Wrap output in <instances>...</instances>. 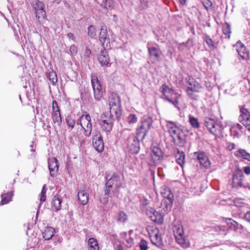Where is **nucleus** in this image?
Instances as JSON below:
<instances>
[{"label": "nucleus", "mask_w": 250, "mask_h": 250, "mask_svg": "<svg viewBox=\"0 0 250 250\" xmlns=\"http://www.w3.org/2000/svg\"><path fill=\"white\" fill-rule=\"evenodd\" d=\"M234 155L238 158H242L250 162V153H248L245 149L240 148L235 152Z\"/></svg>", "instance_id": "29"}, {"label": "nucleus", "mask_w": 250, "mask_h": 250, "mask_svg": "<svg viewBox=\"0 0 250 250\" xmlns=\"http://www.w3.org/2000/svg\"><path fill=\"white\" fill-rule=\"evenodd\" d=\"M48 168L49 169L50 175L52 177L56 176L59 170V162L55 158H52L48 160Z\"/></svg>", "instance_id": "20"}, {"label": "nucleus", "mask_w": 250, "mask_h": 250, "mask_svg": "<svg viewBox=\"0 0 250 250\" xmlns=\"http://www.w3.org/2000/svg\"><path fill=\"white\" fill-rule=\"evenodd\" d=\"M62 200L56 195L54 197L51 202V209L54 211H59L61 208Z\"/></svg>", "instance_id": "30"}, {"label": "nucleus", "mask_w": 250, "mask_h": 250, "mask_svg": "<svg viewBox=\"0 0 250 250\" xmlns=\"http://www.w3.org/2000/svg\"><path fill=\"white\" fill-rule=\"evenodd\" d=\"M126 148L131 153H137L140 149L139 142L133 136H129L126 141Z\"/></svg>", "instance_id": "13"}, {"label": "nucleus", "mask_w": 250, "mask_h": 250, "mask_svg": "<svg viewBox=\"0 0 250 250\" xmlns=\"http://www.w3.org/2000/svg\"><path fill=\"white\" fill-rule=\"evenodd\" d=\"M148 51L150 57L158 60L162 55L161 51L158 48L154 46L148 47Z\"/></svg>", "instance_id": "28"}, {"label": "nucleus", "mask_w": 250, "mask_h": 250, "mask_svg": "<svg viewBox=\"0 0 250 250\" xmlns=\"http://www.w3.org/2000/svg\"><path fill=\"white\" fill-rule=\"evenodd\" d=\"M67 36L69 39H72V40H74L75 39L73 34H72L71 33H69L67 34Z\"/></svg>", "instance_id": "59"}, {"label": "nucleus", "mask_w": 250, "mask_h": 250, "mask_svg": "<svg viewBox=\"0 0 250 250\" xmlns=\"http://www.w3.org/2000/svg\"><path fill=\"white\" fill-rule=\"evenodd\" d=\"M222 30H223V33L228 38H229L230 37V34L231 33L230 25L228 23H225L223 26Z\"/></svg>", "instance_id": "41"}, {"label": "nucleus", "mask_w": 250, "mask_h": 250, "mask_svg": "<svg viewBox=\"0 0 250 250\" xmlns=\"http://www.w3.org/2000/svg\"><path fill=\"white\" fill-rule=\"evenodd\" d=\"M61 0H54V1L57 2V3H59L61 2Z\"/></svg>", "instance_id": "64"}, {"label": "nucleus", "mask_w": 250, "mask_h": 250, "mask_svg": "<svg viewBox=\"0 0 250 250\" xmlns=\"http://www.w3.org/2000/svg\"><path fill=\"white\" fill-rule=\"evenodd\" d=\"M175 157L176 163L183 168L185 163V155L184 152L177 149Z\"/></svg>", "instance_id": "27"}, {"label": "nucleus", "mask_w": 250, "mask_h": 250, "mask_svg": "<svg viewBox=\"0 0 250 250\" xmlns=\"http://www.w3.org/2000/svg\"><path fill=\"white\" fill-rule=\"evenodd\" d=\"M203 2L206 9L208 10L212 8V3L210 0H203Z\"/></svg>", "instance_id": "49"}, {"label": "nucleus", "mask_w": 250, "mask_h": 250, "mask_svg": "<svg viewBox=\"0 0 250 250\" xmlns=\"http://www.w3.org/2000/svg\"><path fill=\"white\" fill-rule=\"evenodd\" d=\"M205 40L209 48L212 49L216 48L214 42L209 36H206Z\"/></svg>", "instance_id": "44"}, {"label": "nucleus", "mask_w": 250, "mask_h": 250, "mask_svg": "<svg viewBox=\"0 0 250 250\" xmlns=\"http://www.w3.org/2000/svg\"><path fill=\"white\" fill-rule=\"evenodd\" d=\"M140 250H147V242L144 239H142L139 243Z\"/></svg>", "instance_id": "45"}, {"label": "nucleus", "mask_w": 250, "mask_h": 250, "mask_svg": "<svg viewBox=\"0 0 250 250\" xmlns=\"http://www.w3.org/2000/svg\"><path fill=\"white\" fill-rule=\"evenodd\" d=\"M99 39L104 48L106 49L110 47V39L107 34V28L105 26H102L101 27Z\"/></svg>", "instance_id": "16"}, {"label": "nucleus", "mask_w": 250, "mask_h": 250, "mask_svg": "<svg viewBox=\"0 0 250 250\" xmlns=\"http://www.w3.org/2000/svg\"><path fill=\"white\" fill-rule=\"evenodd\" d=\"M173 141L180 146H184L186 143L183 132L176 127H173Z\"/></svg>", "instance_id": "14"}, {"label": "nucleus", "mask_w": 250, "mask_h": 250, "mask_svg": "<svg viewBox=\"0 0 250 250\" xmlns=\"http://www.w3.org/2000/svg\"><path fill=\"white\" fill-rule=\"evenodd\" d=\"M189 122L191 125L195 128H198L200 127V124L197 118L189 115Z\"/></svg>", "instance_id": "36"}, {"label": "nucleus", "mask_w": 250, "mask_h": 250, "mask_svg": "<svg viewBox=\"0 0 250 250\" xmlns=\"http://www.w3.org/2000/svg\"><path fill=\"white\" fill-rule=\"evenodd\" d=\"M127 215L125 212L120 211L117 216V221L118 222L124 223L127 220Z\"/></svg>", "instance_id": "37"}, {"label": "nucleus", "mask_w": 250, "mask_h": 250, "mask_svg": "<svg viewBox=\"0 0 250 250\" xmlns=\"http://www.w3.org/2000/svg\"><path fill=\"white\" fill-rule=\"evenodd\" d=\"M204 88L194 79H189L186 92L188 97L193 100H196L198 97V93L201 92Z\"/></svg>", "instance_id": "4"}, {"label": "nucleus", "mask_w": 250, "mask_h": 250, "mask_svg": "<svg viewBox=\"0 0 250 250\" xmlns=\"http://www.w3.org/2000/svg\"><path fill=\"white\" fill-rule=\"evenodd\" d=\"M114 6L115 1L113 0H106L104 2V8L107 11L113 9Z\"/></svg>", "instance_id": "38"}, {"label": "nucleus", "mask_w": 250, "mask_h": 250, "mask_svg": "<svg viewBox=\"0 0 250 250\" xmlns=\"http://www.w3.org/2000/svg\"><path fill=\"white\" fill-rule=\"evenodd\" d=\"M161 193L164 199L162 201V205L164 210L166 212L170 211L172 208V198L171 197V191L169 188L163 187Z\"/></svg>", "instance_id": "5"}, {"label": "nucleus", "mask_w": 250, "mask_h": 250, "mask_svg": "<svg viewBox=\"0 0 250 250\" xmlns=\"http://www.w3.org/2000/svg\"><path fill=\"white\" fill-rule=\"evenodd\" d=\"M110 116L119 120L122 115L121 100L116 94H112L109 99Z\"/></svg>", "instance_id": "2"}, {"label": "nucleus", "mask_w": 250, "mask_h": 250, "mask_svg": "<svg viewBox=\"0 0 250 250\" xmlns=\"http://www.w3.org/2000/svg\"><path fill=\"white\" fill-rule=\"evenodd\" d=\"M244 172L246 174H247V175L250 174V167H244Z\"/></svg>", "instance_id": "57"}, {"label": "nucleus", "mask_w": 250, "mask_h": 250, "mask_svg": "<svg viewBox=\"0 0 250 250\" xmlns=\"http://www.w3.org/2000/svg\"><path fill=\"white\" fill-rule=\"evenodd\" d=\"M48 78L52 85H55L58 82L57 73L53 70L49 72Z\"/></svg>", "instance_id": "35"}, {"label": "nucleus", "mask_w": 250, "mask_h": 250, "mask_svg": "<svg viewBox=\"0 0 250 250\" xmlns=\"http://www.w3.org/2000/svg\"><path fill=\"white\" fill-rule=\"evenodd\" d=\"M115 117L110 116L106 119H103L102 121L101 127L104 131L110 132L112 129Z\"/></svg>", "instance_id": "21"}, {"label": "nucleus", "mask_w": 250, "mask_h": 250, "mask_svg": "<svg viewBox=\"0 0 250 250\" xmlns=\"http://www.w3.org/2000/svg\"><path fill=\"white\" fill-rule=\"evenodd\" d=\"M77 195L78 200L82 205H85L88 203L89 193L87 191L84 190H80Z\"/></svg>", "instance_id": "25"}, {"label": "nucleus", "mask_w": 250, "mask_h": 250, "mask_svg": "<svg viewBox=\"0 0 250 250\" xmlns=\"http://www.w3.org/2000/svg\"><path fill=\"white\" fill-rule=\"evenodd\" d=\"M226 147L228 150L231 151L235 148V145L234 144L232 143H228L227 144Z\"/></svg>", "instance_id": "54"}, {"label": "nucleus", "mask_w": 250, "mask_h": 250, "mask_svg": "<svg viewBox=\"0 0 250 250\" xmlns=\"http://www.w3.org/2000/svg\"><path fill=\"white\" fill-rule=\"evenodd\" d=\"M102 202H103L104 204H106V203H107V199H105H105H103V201H102Z\"/></svg>", "instance_id": "62"}, {"label": "nucleus", "mask_w": 250, "mask_h": 250, "mask_svg": "<svg viewBox=\"0 0 250 250\" xmlns=\"http://www.w3.org/2000/svg\"><path fill=\"white\" fill-rule=\"evenodd\" d=\"M234 47L239 56L243 59H246L248 57L249 52L244 45L240 41L237 42Z\"/></svg>", "instance_id": "22"}, {"label": "nucleus", "mask_w": 250, "mask_h": 250, "mask_svg": "<svg viewBox=\"0 0 250 250\" xmlns=\"http://www.w3.org/2000/svg\"><path fill=\"white\" fill-rule=\"evenodd\" d=\"M240 115L239 117V121L241 122L242 120H245L250 117V113L248 110L245 108L241 107L240 109Z\"/></svg>", "instance_id": "33"}, {"label": "nucleus", "mask_w": 250, "mask_h": 250, "mask_svg": "<svg viewBox=\"0 0 250 250\" xmlns=\"http://www.w3.org/2000/svg\"><path fill=\"white\" fill-rule=\"evenodd\" d=\"M47 189L46 185H44L42 188V189L40 194V201L41 202H44L46 200V193Z\"/></svg>", "instance_id": "42"}, {"label": "nucleus", "mask_w": 250, "mask_h": 250, "mask_svg": "<svg viewBox=\"0 0 250 250\" xmlns=\"http://www.w3.org/2000/svg\"><path fill=\"white\" fill-rule=\"evenodd\" d=\"M13 195L14 191H11L6 193L1 194V200L0 204L1 205H3L8 203L10 201H11Z\"/></svg>", "instance_id": "31"}, {"label": "nucleus", "mask_w": 250, "mask_h": 250, "mask_svg": "<svg viewBox=\"0 0 250 250\" xmlns=\"http://www.w3.org/2000/svg\"><path fill=\"white\" fill-rule=\"evenodd\" d=\"M243 188H248L250 190V185H247V186H243Z\"/></svg>", "instance_id": "61"}, {"label": "nucleus", "mask_w": 250, "mask_h": 250, "mask_svg": "<svg viewBox=\"0 0 250 250\" xmlns=\"http://www.w3.org/2000/svg\"><path fill=\"white\" fill-rule=\"evenodd\" d=\"M126 246L128 248H131L132 245H133V239L131 238H129V239H127L126 241Z\"/></svg>", "instance_id": "55"}, {"label": "nucleus", "mask_w": 250, "mask_h": 250, "mask_svg": "<svg viewBox=\"0 0 250 250\" xmlns=\"http://www.w3.org/2000/svg\"><path fill=\"white\" fill-rule=\"evenodd\" d=\"M173 104L177 108L178 110H180L182 108H184V105L183 103V99L180 94L178 93H174L173 92Z\"/></svg>", "instance_id": "24"}, {"label": "nucleus", "mask_w": 250, "mask_h": 250, "mask_svg": "<svg viewBox=\"0 0 250 250\" xmlns=\"http://www.w3.org/2000/svg\"><path fill=\"white\" fill-rule=\"evenodd\" d=\"M83 56L84 58L87 59H89L90 58L91 56V51L88 47H86L84 52Z\"/></svg>", "instance_id": "51"}, {"label": "nucleus", "mask_w": 250, "mask_h": 250, "mask_svg": "<svg viewBox=\"0 0 250 250\" xmlns=\"http://www.w3.org/2000/svg\"><path fill=\"white\" fill-rule=\"evenodd\" d=\"M161 88L165 99L169 102L172 103V90L166 84H163Z\"/></svg>", "instance_id": "26"}, {"label": "nucleus", "mask_w": 250, "mask_h": 250, "mask_svg": "<svg viewBox=\"0 0 250 250\" xmlns=\"http://www.w3.org/2000/svg\"><path fill=\"white\" fill-rule=\"evenodd\" d=\"M91 82L93 90L94 99L97 101L101 100L103 96L101 83L96 75L92 74L91 75Z\"/></svg>", "instance_id": "6"}, {"label": "nucleus", "mask_w": 250, "mask_h": 250, "mask_svg": "<svg viewBox=\"0 0 250 250\" xmlns=\"http://www.w3.org/2000/svg\"><path fill=\"white\" fill-rule=\"evenodd\" d=\"M227 221H229V222H227L228 224H230L231 225H232L234 228L237 229L238 228V223L234 220H232L230 218H228L226 219Z\"/></svg>", "instance_id": "53"}, {"label": "nucleus", "mask_w": 250, "mask_h": 250, "mask_svg": "<svg viewBox=\"0 0 250 250\" xmlns=\"http://www.w3.org/2000/svg\"><path fill=\"white\" fill-rule=\"evenodd\" d=\"M41 9H44V4L42 1L38 0L35 4V9L36 10Z\"/></svg>", "instance_id": "52"}, {"label": "nucleus", "mask_w": 250, "mask_h": 250, "mask_svg": "<svg viewBox=\"0 0 250 250\" xmlns=\"http://www.w3.org/2000/svg\"><path fill=\"white\" fill-rule=\"evenodd\" d=\"M194 156L198 160L200 165L203 166L205 168H208L210 167V161L208 156L204 152H194Z\"/></svg>", "instance_id": "19"}, {"label": "nucleus", "mask_w": 250, "mask_h": 250, "mask_svg": "<svg viewBox=\"0 0 250 250\" xmlns=\"http://www.w3.org/2000/svg\"><path fill=\"white\" fill-rule=\"evenodd\" d=\"M173 232L176 242L183 248L188 246V243L185 240L183 227L180 220H175L174 225L173 226Z\"/></svg>", "instance_id": "3"}, {"label": "nucleus", "mask_w": 250, "mask_h": 250, "mask_svg": "<svg viewBox=\"0 0 250 250\" xmlns=\"http://www.w3.org/2000/svg\"><path fill=\"white\" fill-rule=\"evenodd\" d=\"M204 125L208 130L214 135H218L221 132V127L219 124L216 123L214 120L209 118L204 119Z\"/></svg>", "instance_id": "9"}, {"label": "nucleus", "mask_w": 250, "mask_h": 250, "mask_svg": "<svg viewBox=\"0 0 250 250\" xmlns=\"http://www.w3.org/2000/svg\"><path fill=\"white\" fill-rule=\"evenodd\" d=\"M152 125L151 119L147 118L142 121L137 128L136 135L143 140L148 132Z\"/></svg>", "instance_id": "7"}, {"label": "nucleus", "mask_w": 250, "mask_h": 250, "mask_svg": "<svg viewBox=\"0 0 250 250\" xmlns=\"http://www.w3.org/2000/svg\"><path fill=\"white\" fill-rule=\"evenodd\" d=\"M138 118L134 114H130L127 117V122L129 124H133L137 122Z\"/></svg>", "instance_id": "43"}, {"label": "nucleus", "mask_w": 250, "mask_h": 250, "mask_svg": "<svg viewBox=\"0 0 250 250\" xmlns=\"http://www.w3.org/2000/svg\"><path fill=\"white\" fill-rule=\"evenodd\" d=\"M117 250H124L123 247L119 245L117 246Z\"/></svg>", "instance_id": "60"}, {"label": "nucleus", "mask_w": 250, "mask_h": 250, "mask_svg": "<svg viewBox=\"0 0 250 250\" xmlns=\"http://www.w3.org/2000/svg\"><path fill=\"white\" fill-rule=\"evenodd\" d=\"M88 250H99V245L97 241L94 238H90L88 240Z\"/></svg>", "instance_id": "34"}, {"label": "nucleus", "mask_w": 250, "mask_h": 250, "mask_svg": "<svg viewBox=\"0 0 250 250\" xmlns=\"http://www.w3.org/2000/svg\"><path fill=\"white\" fill-rule=\"evenodd\" d=\"M80 121L84 135L86 137H89L91 134L92 127L90 116L89 114L83 115L81 116Z\"/></svg>", "instance_id": "8"}, {"label": "nucleus", "mask_w": 250, "mask_h": 250, "mask_svg": "<svg viewBox=\"0 0 250 250\" xmlns=\"http://www.w3.org/2000/svg\"><path fill=\"white\" fill-rule=\"evenodd\" d=\"M167 128L168 129L167 132H166V134L168 135L170 137H172V133L171 132V127L170 126H169L168 125H167Z\"/></svg>", "instance_id": "58"}, {"label": "nucleus", "mask_w": 250, "mask_h": 250, "mask_svg": "<svg viewBox=\"0 0 250 250\" xmlns=\"http://www.w3.org/2000/svg\"><path fill=\"white\" fill-rule=\"evenodd\" d=\"M182 4H185L187 0H180Z\"/></svg>", "instance_id": "63"}, {"label": "nucleus", "mask_w": 250, "mask_h": 250, "mask_svg": "<svg viewBox=\"0 0 250 250\" xmlns=\"http://www.w3.org/2000/svg\"><path fill=\"white\" fill-rule=\"evenodd\" d=\"M242 126L240 125L239 124H236V125H234L231 128L230 131L231 132V133L233 134V135H237L238 133L235 132V129H238L239 130H241Z\"/></svg>", "instance_id": "47"}, {"label": "nucleus", "mask_w": 250, "mask_h": 250, "mask_svg": "<svg viewBox=\"0 0 250 250\" xmlns=\"http://www.w3.org/2000/svg\"><path fill=\"white\" fill-rule=\"evenodd\" d=\"M98 61L102 66H107L110 62V58L106 49L101 50L98 57Z\"/></svg>", "instance_id": "23"}, {"label": "nucleus", "mask_w": 250, "mask_h": 250, "mask_svg": "<svg viewBox=\"0 0 250 250\" xmlns=\"http://www.w3.org/2000/svg\"><path fill=\"white\" fill-rule=\"evenodd\" d=\"M66 122L67 125L71 127V128H73L75 125V122L74 119H72L70 117H67L66 119Z\"/></svg>", "instance_id": "46"}, {"label": "nucleus", "mask_w": 250, "mask_h": 250, "mask_svg": "<svg viewBox=\"0 0 250 250\" xmlns=\"http://www.w3.org/2000/svg\"><path fill=\"white\" fill-rule=\"evenodd\" d=\"M122 187L123 179L119 175L114 173L106 183L104 193L108 197H118L120 192L119 189Z\"/></svg>", "instance_id": "1"}, {"label": "nucleus", "mask_w": 250, "mask_h": 250, "mask_svg": "<svg viewBox=\"0 0 250 250\" xmlns=\"http://www.w3.org/2000/svg\"><path fill=\"white\" fill-rule=\"evenodd\" d=\"M55 229L52 227H47L42 232V236L46 240L51 239L55 234Z\"/></svg>", "instance_id": "32"}, {"label": "nucleus", "mask_w": 250, "mask_h": 250, "mask_svg": "<svg viewBox=\"0 0 250 250\" xmlns=\"http://www.w3.org/2000/svg\"><path fill=\"white\" fill-rule=\"evenodd\" d=\"M146 215L150 220L158 225H162L164 223V216L158 211H156L151 208H147L146 210Z\"/></svg>", "instance_id": "10"}, {"label": "nucleus", "mask_w": 250, "mask_h": 250, "mask_svg": "<svg viewBox=\"0 0 250 250\" xmlns=\"http://www.w3.org/2000/svg\"><path fill=\"white\" fill-rule=\"evenodd\" d=\"M245 218L248 222H250V210L245 213Z\"/></svg>", "instance_id": "56"}, {"label": "nucleus", "mask_w": 250, "mask_h": 250, "mask_svg": "<svg viewBox=\"0 0 250 250\" xmlns=\"http://www.w3.org/2000/svg\"><path fill=\"white\" fill-rule=\"evenodd\" d=\"M93 146L98 152H102L104 150V144L101 133L98 131L92 137Z\"/></svg>", "instance_id": "15"}, {"label": "nucleus", "mask_w": 250, "mask_h": 250, "mask_svg": "<svg viewBox=\"0 0 250 250\" xmlns=\"http://www.w3.org/2000/svg\"><path fill=\"white\" fill-rule=\"evenodd\" d=\"M244 174L242 170L237 168L235 170L232 177V187L239 189L244 186Z\"/></svg>", "instance_id": "11"}, {"label": "nucleus", "mask_w": 250, "mask_h": 250, "mask_svg": "<svg viewBox=\"0 0 250 250\" xmlns=\"http://www.w3.org/2000/svg\"><path fill=\"white\" fill-rule=\"evenodd\" d=\"M69 52L71 55H76L78 52L77 47L74 44L71 45L69 48Z\"/></svg>", "instance_id": "48"}, {"label": "nucleus", "mask_w": 250, "mask_h": 250, "mask_svg": "<svg viewBox=\"0 0 250 250\" xmlns=\"http://www.w3.org/2000/svg\"><path fill=\"white\" fill-rule=\"evenodd\" d=\"M87 34L90 38H94L96 36L97 30L93 25H90L87 29Z\"/></svg>", "instance_id": "39"}, {"label": "nucleus", "mask_w": 250, "mask_h": 250, "mask_svg": "<svg viewBox=\"0 0 250 250\" xmlns=\"http://www.w3.org/2000/svg\"><path fill=\"white\" fill-rule=\"evenodd\" d=\"M163 154L162 151L158 147H152L151 159L154 164H158L161 162L163 157Z\"/></svg>", "instance_id": "18"}, {"label": "nucleus", "mask_w": 250, "mask_h": 250, "mask_svg": "<svg viewBox=\"0 0 250 250\" xmlns=\"http://www.w3.org/2000/svg\"><path fill=\"white\" fill-rule=\"evenodd\" d=\"M52 119L53 121V126L54 127L61 126L62 125V120L60 113V108L58 104L56 101L52 102Z\"/></svg>", "instance_id": "12"}, {"label": "nucleus", "mask_w": 250, "mask_h": 250, "mask_svg": "<svg viewBox=\"0 0 250 250\" xmlns=\"http://www.w3.org/2000/svg\"><path fill=\"white\" fill-rule=\"evenodd\" d=\"M241 122L247 129L250 130V117L245 120H242Z\"/></svg>", "instance_id": "50"}, {"label": "nucleus", "mask_w": 250, "mask_h": 250, "mask_svg": "<svg viewBox=\"0 0 250 250\" xmlns=\"http://www.w3.org/2000/svg\"><path fill=\"white\" fill-rule=\"evenodd\" d=\"M148 232L152 243L158 247L161 245L162 239L159 234V230L157 228L150 229Z\"/></svg>", "instance_id": "17"}, {"label": "nucleus", "mask_w": 250, "mask_h": 250, "mask_svg": "<svg viewBox=\"0 0 250 250\" xmlns=\"http://www.w3.org/2000/svg\"><path fill=\"white\" fill-rule=\"evenodd\" d=\"M36 17L39 21L41 19H44L45 17V12L44 9L36 10Z\"/></svg>", "instance_id": "40"}]
</instances>
